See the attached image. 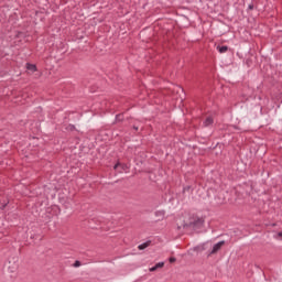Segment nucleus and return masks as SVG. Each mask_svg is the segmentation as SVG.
<instances>
[{
    "instance_id": "f257e3e1",
    "label": "nucleus",
    "mask_w": 282,
    "mask_h": 282,
    "mask_svg": "<svg viewBox=\"0 0 282 282\" xmlns=\"http://www.w3.org/2000/svg\"><path fill=\"white\" fill-rule=\"evenodd\" d=\"M115 171H118L119 169H121L119 171V173H127V171H129V165L127 164H121V163H117L115 166H113Z\"/></svg>"
},
{
    "instance_id": "f03ea898",
    "label": "nucleus",
    "mask_w": 282,
    "mask_h": 282,
    "mask_svg": "<svg viewBox=\"0 0 282 282\" xmlns=\"http://www.w3.org/2000/svg\"><path fill=\"white\" fill-rule=\"evenodd\" d=\"M224 241H219L218 243L214 245L212 254H215V252H218V250H221V246H224Z\"/></svg>"
},
{
    "instance_id": "7ed1b4c3",
    "label": "nucleus",
    "mask_w": 282,
    "mask_h": 282,
    "mask_svg": "<svg viewBox=\"0 0 282 282\" xmlns=\"http://www.w3.org/2000/svg\"><path fill=\"white\" fill-rule=\"evenodd\" d=\"M159 268H164V262H159L154 267L150 268V272H155Z\"/></svg>"
},
{
    "instance_id": "20e7f679",
    "label": "nucleus",
    "mask_w": 282,
    "mask_h": 282,
    "mask_svg": "<svg viewBox=\"0 0 282 282\" xmlns=\"http://www.w3.org/2000/svg\"><path fill=\"white\" fill-rule=\"evenodd\" d=\"M213 122H214L213 117H207L204 121V127H210Z\"/></svg>"
},
{
    "instance_id": "39448f33",
    "label": "nucleus",
    "mask_w": 282,
    "mask_h": 282,
    "mask_svg": "<svg viewBox=\"0 0 282 282\" xmlns=\"http://www.w3.org/2000/svg\"><path fill=\"white\" fill-rule=\"evenodd\" d=\"M219 54H226L228 52V46H217Z\"/></svg>"
},
{
    "instance_id": "423d86ee",
    "label": "nucleus",
    "mask_w": 282,
    "mask_h": 282,
    "mask_svg": "<svg viewBox=\"0 0 282 282\" xmlns=\"http://www.w3.org/2000/svg\"><path fill=\"white\" fill-rule=\"evenodd\" d=\"M26 69H29L30 72H36V65L28 63Z\"/></svg>"
},
{
    "instance_id": "0eeeda50",
    "label": "nucleus",
    "mask_w": 282,
    "mask_h": 282,
    "mask_svg": "<svg viewBox=\"0 0 282 282\" xmlns=\"http://www.w3.org/2000/svg\"><path fill=\"white\" fill-rule=\"evenodd\" d=\"M145 248H149V242H143L139 245V250H144Z\"/></svg>"
},
{
    "instance_id": "6e6552de",
    "label": "nucleus",
    "mask_w": 282,
    "mask_h": 282,
    "mask_svg": "<svg viewBox=\"0 0 282 282\" xmlns=\"http://www.w3.org/2000/svg\"><path fill=\"white\" fill-rule=\"evenodd\" d=\"M74 267H75V268H80V261H76V262L74 263Z\"/></svg>"
},
{
    "instance_id": "1a4fd4ad",
    "label": "nucleus",
    "mask_w": 282,
    "mask_h": 282,
    "mask_svg": "<svg viewBox=\"0 0 282 282\" xmlns=\"http://www.w3.org/2000/svg\"><path fill=\"white\" fill-rule=\"evenodd\" d=\"M170 263H175V258H170Z\"/></svg>"
},
{
    "instance_id": "9d476101",
    "label": "nucleus",
    "mask_w": 282,
    "mask_h": 282,
    "mask_svg": "<svg viewBox=\"0 0 282 282\" xmlns=\"http://www.w3.org/2000/svg\"><path fill=\"white\" fill-rule=\"evenodd\" d=\"M254 6L250 4L249 10H253Z\"/></svg>"
},
{
    "instance_id": "9b49d317",
    "label": "nucleus",
    "mask_w": 282,
    "mask_h": 282,
    "mask_svg": "<svg viewBox=\"0 0 282 282\" xmlns=\"http://www.w3.org/2000/svg\"><path fill=\"white\" fill-rule=\"evenodd\" d=\"M159 215H162V217H164V214H163V212H159Z\"/></svg>"
},
{
    "instance_id": "f8f14e48",
    "label": "nucleus",
    "mask_w": 282,
    "mask_h": 282,
    "mask_svg": "<svg viewBox=\"0 0 282 282\" xmlns=\"http://www.w3.org/2000/svg\"><path fill=\"white\" fill-rule=\"evenodd\" d=\"M279 236L282 237V232H280Z\"/></svg>"
}]
</instances>
